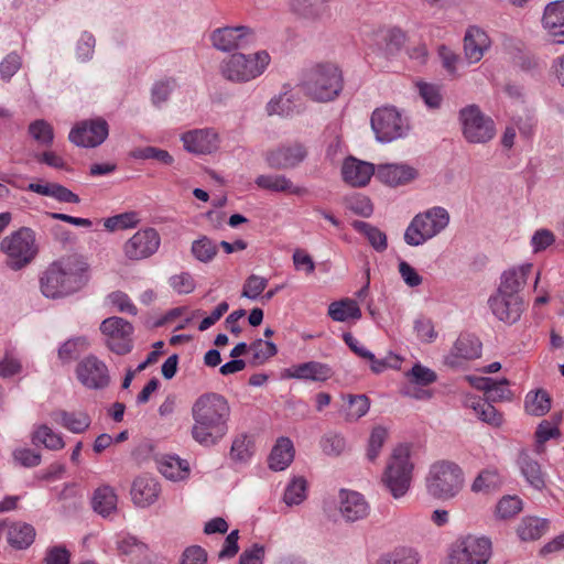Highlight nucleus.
I'll list each match as a JSON object with an SVG mask.
<instances>
[{"label":"nucleus","mask_w":564,"mask_h":564,"mask_svg":"<svg viewBox=\"0 0 564 564\" xmlns=\"http://www.w3.org/2000/svg\"><path fill=\"white\" fill-rule=\"evenodd\" d=\"M230 413L229 402L223 394L207 392L198 397L192 408L193 438L206 447L218 444L229 431Z\"/></svg>","instance_id":"obj_1"},{"label":"nucleus","mask_w":564,"mask_h":564,"mask_svg":"<svg viewBox=\"0 0 564 564\" xmlns=\"http://www.w3.org/2000/svg\"><path fill=\"white\" fill-rule=\"evenodd\" d=\"M88 282V264L77 257L62 258L52 262L40 278L42 294L59 299L83 289Z\"/></svg>","instance_id":"obj_2"},{"label":"nucleus","mask_w":564,"mask_h":564,"mask_svg":"<svg viewBox=\"0 0 564 564\" xmlns=\"http://www.w3.org/2000/svg\"><path fill=\"white\" fill-rule=\"evenodd\" d=\"M341 70L334 64H318L308 69L302 82L303 93L317 102L333 101L343 90Z\"/></svg>","instance_id":"obj_3"},{"label":"nucleus","mask_w":564,"mask_h":564,"mask_svg":"<svg viewBox=\"0 0 564 564\" xmlns=\"http://www.w3.org/2000/svg\"><path fill=\"white\" fill-rule=\"evenodd\" d=\"M413 471L411 448L406 444H400L393 448L387 462L381 482L394 499L403 498L411 488Z\"/></svg>","instance_id":"obj_4"},{"label":"nucleus","mask_w":564,"mask_h":564,"mask_svg":"<svg viewBox=\"0 0 564 564\" xmlns=\"http://www.w3.org/2000/svg\"><path fill=\"white\" fill-rule=\"evenodd\" d=\"M464 485L462 468L452 462L434 463L426 477L427 492L440 500H448L458 495Z\"/></svg>","instance_id":"obj_5"},{"label":"nucleus","mask_w":564,"mask_h":564,"mask_svg":"<svg viewBox=\"0 0 564 564\" xmlns=\"http://www.w3.org/2000/svg\"><path fill=\"white\" fill-rule=\"evenodd\" d=\"M449 224L448 212L441 206L429 208L413 217L405 229L406 245L417 247L442 232Z\"/></svg>","instance_id":"obj_6"},{"label":"nucleus","mask_w":564,"mask_h":564,"mask_svg":"<svg viewBox=\"0 0 564 564\" xmlns=\"http://www.w3.org/2000/svg\"><path fill=\"white\" fill-rule=\"evenodd\" d=\"M271 58L267 51L254 54L236 53L220 63V74L232 83H247L259 77Z\"/></svg>","instance_id":"obj_7"},{"label":"nucleus","mask_w":564,"mask_h":564,"mask_svg":"<svg viewBox=\"0 0 564 564\" xmlns=\"http://www.w3.org/2000/svg\"><path fill=\"white\" fill-rule=\"evenodd\" d=\"M0 247L7 256V265L14 271L30 264L39 252L35 232L29 227H21L6 237Z\"/></svg>","instance_id":"obj_8"},{"label":"nucleus","mask_w":564,"mask_h":564,"mask_svg":"<svg viewBox=\"0 0 564 564\" xmlns=\"http://www.w3.org/2000/svg\"><path fill=\"white\" fill-rule=\"evenodd\" d=\"M370 123L376 139L382 143L404 138L410 130L408 119L394 107L376 109L371 115Z\"/></svg>","instance_id":"obj_9"},{"label":"nucleus","mask_w":564,"mask_h":564,"mask_svg":"<svg viewBox=\"0 0 564 564\" xmlns=\"http://www.w3.org/2000/svg\"><path fill=\"white\" fill-rule=\"evenodd\" d=\"M458 118L463 135L469 143H487L496 134L494 120L476 105L462 108Z\"/></svg>","instance_id":"obj_10"},{"label":"nucleus","mask_w":564,"mask_h":564,"mask_svg":"<svg viewBox=\"0 0 564 564\" xmlns=\"http://www.w3.org/2000/svg\"><path fill=\"white\" fill-rule=\"evenodd\" d=\"M491 555V542L474 535L457 540L451 549L449 564H487Z\"/></svg>","instance_id":"obj_11"},{"label":"nucleus","mask_w":564,"mask_h":564,"mask_svg":"<svg viewBox=\"0 0 564 564\" xmlns=\"http://www.w3.org/2000/svg\"><path fill=\"white\" fill-rule=\"evenodd\" d=\"M308 156L307 147L299 141L281 143L269 149L264 154V161L273 170H294Z\"/></svg>","instance_id":"obj_12"},{"label":"nucleus","mask_w":564,"mask_h":564,"mask_svg":"<svg viewBox=\"0 0 564 564\" xmlns=\"http://www.w3.org/2000/svg\"><path fill=\"white\" fill-rule=\"evenodd\" d=\"M100 330L106 336L108 348L117 355H126L132 349L133 326L122 317L112 316L100 324Z\"/></svg>","instance_id":"obj_13"},{"label":"nucleus","mask_w":564,"mask_h":564,"mask_svg":"<svg viewBox=\"0 0 564 564\" xmlns=\"http://www.w3.org/2000/svg\"><path fill=\"white\" fill-rule=\"evenodd\" d=\"M209 40L214 48L220 52H232L247 47L254 41V32L246 25L223 26L215 29Z\"/></svg>","instance_id":"obj_14"},{"label":"nucleus","mask_w":564,"mask_h":564,"mask_svg":"<svg viewBox=\"0 0 564 564\" xmlns=\"http://www.w3.org/2000/svg\"><path fill=\"white\" fill-rule=\"evenodd\" d=\"M109 134V126L104 118L83 120L72 128L68 139L82 148H96L104 143Z\"/></svg>","instance_id":"obj_15"},{"label":"nucleus","mask_w":564,"mask_h":564,"mask_svg":"<svg viewBox=\"0 0 564 564\" xmlns=\"http://www.w3.org/2000/svg\"><path fill=\"white\" fill-rule=\"evenodd\" d=\"M160 243V235L154 228L140 229L124 242L123 253L131 261H140L153 256Z\"/></svg>","instance_id":"obj_16"},{"label":"nucleus","mask_w":564,"mask_h":564,"mask_svg":"<svg viewBox=\"0 0 564 564\" xmlns=\"http://www.w3.org/2000/svg\"><path fill=\"white\" fill-rule=\"evenodd\" d=\"M78 381L88 389L101 390L109 386L107 365L94 355L85 357L76 367Z\"/></svg>","instance_id":"obj_17"},{"label":"nucleus","mask_w":564,"mask_h":564,"mask_svg":"<svg viewBox=\"0 0 564 564\" xmlns=\"http://www.w3.org/2000/svg\"><path fill=\"white\" fill-rule=\"evenodd\" d=\"M289 11L299 20L310 23L332 18L330 0H286Z\"/></svg>","instance_id":"obj_18"},{"label":"nucleus","mask_w":564,"mask_h":564,"mask_svg":"<svg viewBox=\"0 0 564 564\" xmlns=\"http://www.w3.org/2000/svg\"><path fill=\"white\" fill-rule=\"evenodd\" d=\"M489 307L492 314L501 322L513 324L519 321L523 303L520 295L498 292L489 297Z\"/></svg>","instance_id":"obj_19"},{"label":"nucleus","mask_w":564,"mask_h":564,"mask_svg":"<svg viewBox=\"0 0 564 564\" xmlns=\"http://www.w3.org/2000/svg\"><path fill=\"white\" fill-rule=\"evenodd\" d=\"M184 149L194 154H212L219 148V135L212 128L195 129L182 134Z\"/></svg>","instance_id":"obj_20"},{"label":"nucleus","mask_w":564,"mask_h":564,"mask_svg":"<svg viewBox=\"0 0 564 564\" xmlns=\"http://www.w3.org/2000/svg\"><path fill=\"white\" fill-rule=\"evenodd\" d=\"M332 376V368L327 364L319 361H306L293 365L282 372V378L284 379H297L313 382H324Z\"/></svg>","instance_id":"obj_21"},{"label":"nucleus","mask_w":564,"mask_h":564,"mask_svg":"<svg viewBox=\"0 0 564 564\" xmlns=\"http://www.w3.org/2000/svg\"><path fill=\"white\" fill-rule=\"evenodd\" d=\"M369 511L370 507L361 494L345 489L339 491V512L347 522L361 520Z\"/></svg>","instance_id":"obj_22"},{"label":"nucleus","mask_w":564,"mask_h":564,"mask_svg":"<svg viewBox=\"0 0 564 564\" xmlns=\"http://www.w3.org/2000/svg\"><path fill=\"white\" fill-rule=\"evenodd\" d=\"M491 41L479 26L471 25L464 36V54L469 64L478 63L489 50Z\"/></svg>","instance_id":"obj_23"},{"label":"nucleus","mask_w":564,"mask_h":564,"mask_svg":"<svg viewBox=\"0 0 564 564\" xmlns=\"http://www.w3.org/2000/svg\"><path fill=\"white\" fill-rule=\"evenodd\" d=\"M341 175L347 184L362 187L369 183L376 172L373 164L349 156L343 163Z\"/></svg>","instance_id":"obj_24"},{"label":"nucleus","mask_w":564,"mask_h":564,"mask_svg":"<svg viewBox=\"0 0 564 564\" xmlns=\"http://www.w3.org/2000/svg\"><path fill=\"white\" fill-rule=\"evenodd\" d=\"M376 177L392 187L404 185L417 177V171L408 164L388 163L378 166Z\"/></svg>","instance_id":"obj_25"},{"label":"nucleus","mask_w":564,"mask_h":564,"mask_svg":"<svg viewBox=\"0 0 564 564\" xmlns=\"http://www.w3.org/2000/svg\"><path fill=\"white\" fill-rule=\"evenodd\" d=\"M254 183L259 188L275 193H290L297 196L307 193L305 187L295 185L283 174H261L257 176Z\"/></svg>","instance_id":"obj_26"},{"label":"nucleus","mask_w":564,"mask_h":564,"mask_svg":"<svg viewBox=\"0 0 564 564\" xmlns=\"http://www.w3.org/2000/svg\"><path fill=\"white\" fill-rule=\"evenodd\" d=\"M542 25L551 35L560 37L557 43L564 44V0L553 1L545 7Z\"/></svg>","instance_id":"obj_27"},{"label":"nucleus","mask_w":564,"mask_h":564,"mask_svg":"<svg viewBox=\"0 0 564 564\" xmlns=\"http://www.w3.org/2000/svg\"><path fill=\"white\" fill-rule=\"evenodd\" d=\"M160 491V485L155 479L142 476L133 481L131 496L138 507L144 508L156 501Z\"/></svg>","instance_id":"obj_28"},{"label":"nucleus","mask_w":564,"mask_h":564,"mask_svg":"<svg viewBox=\"0 0 564 564\" xmlns=\"http://www.w3.org/2000/svg\"><path fill=\"white\" fill-rule=\"evenodd\" d=\"M26 189L42 196L56 199L58 203L79 204L80 198L77 194L55 182L30 183Z\"/></svg>","instance_id":"obj_29"},{"label":"nucleus","mask_w":564,"mask_h":564,"mask_svg":"<svg viewBox=\"0 0 564 564\" xmlns=\"http://www.w3.org/2000/svg\"><path fill=\"white\" fill-rule=\"evenodd\" d=\"M532 264H523L505 271L501 275L498 292L519 295L520 290L527 282L528 274L532 271Z\"/></svg>","instance_id":"obj_30"},{"label":"nucleus","mask_w":564,"mask_h":564,"mask_svg":"<svg viewBox=\"0 0 564 564\" xmlns=\"http://www.w3.org/2000/svg\"><path fill=\"white\" fill-rule=\"evenodd\" d=\"M294 446L289 437L278 438L269 456V467L274 471L286 469L294 459Z\"/></svg>","instance_id":"obj_31"},{"label":"nucleus","mask_w":564,"mask_h":564,"mask_svg":"<svg viewBox=\"0 0 564 564\" xmlns=\"http://www.w3.org/2000/svg\"><path fill=\"white\" fill-rule=\"evenodd\" d=\"M518 466L527 482L538 491L545 488V473L541 465L528 454H521L518 458Z\"/></svg>","instance_id":"obj_32"},{"label":"nucleus","mask_w":564,"mask_h":564,"mask_svg":"<svg viewBox=\"0 0 564 564\" xmlns=\"http://www.w3.org/2000/svg\"><path fill=\"white\" fill-rule=\"evenodd\" d=\"M54 422L72 433H84L91 423L90 416L85 412H68L58 410L52 413Z\"/></svg>","instance_id":"obj_33"},{"label":"nucleus","mask_w":564,"mask_h":564,"mask_svg":"<svg viewBox=\"0 0 564 564\" xmlns=\"http://www.w3.org/2000/svg\"><path fill=\"white\" fill-rule=\"evenodd\" d=\"M549 520L528 516L521 519L517 527V535L521 541H535L549 530Z\"/></svg>","instance_id":"obj_34"},{"label":"nucleus","mask_w":564,"mask_h":564,"mask_svg":"<svg viewBox=\"0 0 564 564\" xmlns=\"http://www.w3.org/2000/svg\"><path fill=\"white\" fill-rule=\"evenodd\" d=\"M327 314L333 321L345 323L350 319H359L361 317V310L355 300L346 297L332 302Z\"/></svg>","instance_id":"obj_35"},{"label":"nucleus","mask_w":564,"mask_h":564,"mask_svg":"<svg viewBox=\"0 0 564 564\" xmlns=\"http://www.w3.org/2000/svg\"><path fill=\"white\" fill-rule=\"evenodd\" d=\"M466 406L473 409L479 420L492 426H500L502 424V415L496 408L486 399L479 397H467L465 400Z\"/></svg>","instance_id":"obj_36"},{"label":"nucleus","mask_w":564,"mask_h":564,"mask_svg":"<svg viewBox=\"0 0 564 564\" xmlns=\"http://www.w3.org/2000/svg\"><path fill=\"white\" fill-rule=\"evenodd\" d=\"M159 471L170 480H183L189 475V465L176 456H164L158 460Z\"/></svg>","instance_id":"obj_37"},{"label":"nucleus","mask_w":564,"mask_h":564,"mask_svg":"<svg viewBox=\"0 0 564 564\" xmlns=\"http://www.w3.org/2000/svg\"><path fill=\"white\" fill-rule=\"evenodd\" d=\"M117 501L118 499L113 488L102 486L95 490L91 506L94 511L105 518L117 510Z\"/></svg>","instance_id":"obj_38"},{"label":"nucleus","mask_w":564,"mask_h":564,"mask_svg":"<svg viewBox=\"0 0 564 564\" xmlns=\"http://www.w3.org/2000/svg\"><path fill=\"white\" fill-rule=\"evenodd\" d=\"M481 355V343L474 335H460L452 349V355L449 358L457 357L463 359H475L480 357ZM449 364H454L449 361Z\"/></svg>","instance_id":"obj_39"},{"label":"nucleus","mask_w":564,"mask_h":564,"mask_svg":"<svg viewBox=\"0 0 564 564\" xmlns=\"http://www.w3.org/2000/svg\"><path fill=\"white\" fill-rule=\"evenodd\" d=\"M551 409V397L544 389H536L527 393L524 410L533 416H543Z\"/></svg>","instance_id":"obj_40"},{"label":"nucleus","mask_w":564,"mask_h":564,"mask_svg":"<svg viewBox=\"0 0 564 564\" xmlns=\"http://www.w3.org/2000/svg\"><path fill=\"white\" fill-rule=\"evenodd\" d=\"M354 229L360 234H362L369 241L370 246L377 252H383L388 248V239L387 235L380 230L378 227L372 226L369 223L362 220H354L351 223Z\"/></svg>","instance_id":"obj_41"},{"label":"nucleus","mask_w":564,"mask_h":564,"mask_svg":"<svg viewBox=\"0 0 564 564\" xmlns=\"http://www.w3.org/2000/svg\"><path fill=\"white\" fill-rule=\"evenodd\" d=\"M35 538V530L31 524L13 523L8 531V542L18 550L29 547Z\"/></svg>","instance_id":"obj_42"},{"label":"nucleus","mask_w":564,"mask_h":564,"mask_svg":"<svg viewBox=\"0 0 564 564\" xmlns=\"http://www.w3.org/2000/svg\"><path fill=\"white\" fill-rule=\"evenodd\" d=\"M502 485V478L496 468H486L479 473L471 485L476 494H490L497 491Z\"/></svg>","instance_id":"obj_43"},{"label":"nucleus","mask_w":564,"mask_h":564,"mask_svg":"<svg viewBox=\"0 0 564 564\" xmlns=\"http://www.w3.org/2000/svg\"><path fill=\"white\" fill-rule=\"evenodd\" d=\"M32 443L43 445L45 448L51 451H58L64 448L65 442L61 434L55 433L51 427L43 424L36 427L32 435Z\"/></svg>","instance_id":"obj_44"},{"label":"nucleus","mask_w":564,"mask_h":564,"mask_svg":"<svg viewBox=\"0 0 564 564\" xmlns=\"http://www.w3.org/2000/svg\"><path fill=\"white\" fill-rule=\"evenodd\" d=\"M254 452V443L248 434H239L235 437L230 448V458L240 464L249 462Z\"/></svg>","instance_id":"obj_45"},{"label":"nucleus","mask_w":564,"mask_h":564,"mask_svg":"<svg viewBox=\"0 0 564 564\" xmlns=\"http://www.w3.org/2000/svg\"><path fill=\"white\" fill-rule=\"evenodd\" d=\"M88 347V340L84 336H78L66 340L58 349V358L63 364H68L78 358V356Z\"/></svg>","instance_id":"obj_46"},{"label":"nucleus","mask_w":564,"mask_h":564,"mask_svg":"<svg viewBox=\"0 0 564 564\" xmlns=\"http://www.w3.org/2000/svg\"><path fill=\"white\" fill-rule=\"evenodd\" d=\"M217 251V245L207 236H202L192 242L191 252L199 262H210L216 257Z\"/></svg>","instance_id":"obj_47"},{"label":"nucleus","mask_w":564,"mask_h":564,"mask_svg":"<svg viewBox=\"0 0 564 564\" xmlns=\"http://www.w3.org/2000/svg\"><path fill=\"white\" fill-rule=\"evenodd\" d=\"M29 133L42 147H51L53 144V127L44 119H37L31 122Z\"/></svg>","instance_id":"obj_48"},{"label":"nucleus","mask_w":564,"mask_h":564,"mask_svg":"<svg viewBox=\"0 0 564 564\" xmlns=\"http://www.w3.org/2000/svg\"><path fill=\"white\" fill-rule=\"evenodd\" d=\"M249 349L252 351V361L253 366L263 365L268 359L275 356L278 352V348L273 341L256 339L249 346Z\"/></svg>","instance_id":"obj_49"},{"label":"nucleus","mask_w":564,"mask_h":564,"mask_svg":"<svg viewBox=\"0 0 564 564\" xmlns=\"http://www.w3.org/2000/svg\"><path fill=\"white\" fill-rule=\"evenodd\" d=\"M370 408V401L366 394L348 395V404L345 417L349 422L358 421L367 414Z\"/></svg>","instance_id":"obj_50"},{"label":"nucleus","mask_w":564,"mask_h":564,"mask_svg":"<svg viewBox=\"0 0 564 564\" xmlns=\"http://www.w3.org/2000/svg\"><path fill=\"white\" fill-rule=\"evenodd\" d=\"M306 498V480L303 477H294L285 488L283 501L288 506H297Z\"/></svg>","instance_id":"obj_51"},{"label":"nucleus","mask_w":564,"mask_h":564,"mask_svg":"<svg viewBox=\"0 0 564 564\" xmlns=\"http://www.w3.org/2000/svg\"><path fill=\"white\" fill-rule=\"evenodd\" d=\"M117 547L121 554L133 556H141L148 550L145 543L140 541L137 536L128 533L118 536Z\"/></svg>","instance_id":"obj_52"},{"label":"nucleus","mask_w":564,"mask_h":564,"mask_svg":"<svg viewBox=\"0 0 564 564\" xmlns=\"http://www.w3.org/2000/svg\"><path fill=\"white\" fill-rule=\"evenodd\" d=\"M140 223L139 214L135 212H127L115 215L105 219L104 226L109 231L118 229L134 228Z\"/></svg>","instance_id":"obj_53"},{"label":"nucleus","mask_w":564,"mask_h":564,"mask_svg":"<svg viewBox=\"0 0 564 564\" xmlns=\"http://www.w3.org/2000/svg\"><path fill=\"white\" fill-rule=\"evenodd\" d=\"M376 564H419V556L413 550L402 547L381 555Z\"/></svg>","instance_id":"obj_54"},{"label":"nucleus","mask_w":564,"mask_h":564,"mask_svg":"<svg viewBox=\"0 0 564 564\" xmlns=\"http://www.w3.org/2000/svg\"><path fill=\"white\" fill-rule=\"evenodd\" d=\"M131 156L137 160H156L164 165H171L174 162L173 156L166 150L155 147L138 148L131 152Z\"/></svg>","instance_id":"obj_55"},{"label":"nucleus","mask_w":564,"mask_h":564,"mask_svg":"<svg viewBox=\"0 0 564 564\" xmlns=\"http://www.w3.org/2000/svg\"><path fill=\"white\" fill-rule=\"evenodd\" d=\"M294 111V105L289 93L280 94L272 98L267 105L269 116L279 115L282 117L291 116Z\"/></svg>","instance_id":"obj_56"},{"label":"nucleus","mask_w":564,"mask_h":564,"mask_svg":"<svg viewBox=\"0 0 564 564\" xmlns=\"http://www.w3.org/2000/svg\"><path fill=\"white\" fill-rule=\"evenodd\" d=\"M522 510V500L517 496H505L497 503L496 513L500 519H510Z\"/></svg>","instance_id":"obj_57"},{"label":"nucleus","mask_w":564,"mask_h":564,"mask_svg":"<svg viewBox=\"0 0 564 564\" xmlns=\"http://www.w3.org/2000/svg\"><path fill=\"white\" fill-rule=\"evenodd\" d=\"M95 46V36L91 33L84 31L76 43V58L82 63L90 61L94 56Z\"/></svg>","instance_id":"obj_58"},{"label":"nucleus","mask_w":564,"mask_h":564,"mask_svg":"<svg viewBox=\"0 0 564 564\" xmlns=\"http://www.w3.org/2000/svg\"><path fill=\"white\" fill-rule=\"evenodd\" d=\"M388 437V431L383 426H376L372 429L367 448V458L375 462Z\"/></svg>","instance_id":"obj_59"},{"label":"nucleus","mask_w":564,"mask_h":564,"mask_svg":"<svg viewBox=\"0 0 564 564\" xmlns=\"http://www.w3.org/2000/svg\"><path fill=\"white\" fill-rule=\"evenodd\" d=\"M321 446L325 454L338 456L346 448V440L341 434L329 432L322 437Z\"/></svg>","instance_id":"obj_60"},{"label":"nucleus","mask_w":564,"mask_h":564,"mask_svg":"<svg viewBox=\"0 0 564 564\" xmlns=\"http://www.w3.org/2000/svg\"><path fill=\"white\" fill-rule=\"evenodd\" d=\"M561 436V431L557 426H552V422L543 420L536 427L535 441L536 452L542 453L544 449V443L551 438H557Z\"/></svg>","instance_id":"obj_61"},{"label":"nucleus","mask_w":564,"mask_h":564,"mask_svg":"<svg viewBox=\"0 0 564 564\" xmlns=\"http://www.w3.org/2000/svg\"><path fill=\"white\" fill-rule=\"evenodd\" d=\"M175 88L174 79H165L156 82L151 90L152 102L154 106L160 107L162 104L169 100L172 91Z\"/></svg>","instance_id":"obj_62"},{"label":"nucleus","mask_w":564,"mask_h":564,"mask_svg":"<svg viewBox=\"0 0 564 564\" xmlns=\"http://www.w3.org/2000/svg\"><path fill=\"white\" fill-rule=\"evenodd\" d=\"M268 285L265 278L251 274L245 282L241 296L257 300Z\"/></svg>","instance_id":"obj_63"},{"label":"nucleus","mask_w":564,"mask_h":564,"mask_svg":"<svg viewBox=\"0 0 564 564\" xmlns=\"http://www.w3.org/2000/svg\"><path fill=\"white\" fill-rule=\"evenodd\" d=\"M72 554L64 544L48 546L45 551L44 564H70Z\"/></svg>","instance_id":"obj_64"}]
</instances>
